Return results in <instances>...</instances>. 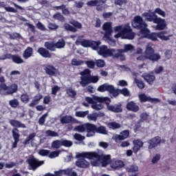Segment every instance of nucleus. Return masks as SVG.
<instances>
[{
    "mask_svg": "<svg viewBox=\"0 0 176 176\" xmlns=\"http://www.w3.org/2000/svg\"><path fill=\"white\" fill-rule=\"evenodd\" d=\"M156 13L157 14L162 16V17H166V12L160 8H155L154 12L152 13L144 12L142 14V16L143 17H145L146 21L157 24V25H155V30H157V31H163L166 30V28L167 27L166 19L157 16Z\"/></svg>",
    "mask_w": 176,
    "mask_h": 176,
    "instance_id": "1",
    "label": "nucleus"
},
{
    "mask_svg": "<svg viewBox=\"0 0 176 176\" xmlns=\"http://www.w3.org/2000/svg\"><path fill=\"white\" fill-rule=\"evenodd\" d=\"M78 159H81L82 157H86L89 160H93L96 159L101 164L102 167H107L108 164L112 163V159L111 158V155L104 154V152L101 150L98 151H91V152H85L80 153L76 155Z\"/></svg>",
    "mask_w": 176,
    "mask_h": 176,
    "instance_id": "2",
    "label": "nucleus"
},
{
    "mask_svg": "<svg viewBox=\"0 0 176 176\" xmlns=\"http://www.w3.org/2000/svg\"><path fill=\"white\" fill-rule=\"evenodd\" d=\"M10 126L14 127L12 130V138L14 139V142L12 145V148L14 149L17 146V144L20 142V131L19 129H26L27 126L25 124L21 123V122L12 119L9 120Z\"/></svg>",
    "mask_w": 176,
    "mask_h": 176,
    "instance_id": "3",
    "label": "nucleus"
},
{
    "mask_svg": "<svg viewBox=\"0 0 176 176\" xmlns=\"http://www.w3.org/2000/svg\"><path fill=\"white\" fill-rule=\"evenodd\" d=\"M168 34V32L166 30L161 31L160 32H151L149 29H146L142 33L143 38H146V39H149L150 41H153L156 42L157 41V38L161 39V41H170V38L173 36V34H169L166 36Z\"/></svg>",
    "mask_w": 176,
    "mask_h": 176,
    "instance_id": "4",
    "label": "nucleus"
},
{
    "mask_svg": "<svg viewBox=\"0 0 176 176\" xmlns=\"http://www.w3.org/2000/svg\"><path fill=\"white\" fill-rule=\"evenodd\" d=\"M85 100L88 104H91L92 109L95 111H100L104 108L102 103L109 104V98L108 97H100L97 96H93L92 98L86 97Z\"/></svg>",
    "mask_w": 176,
    "mask_h": 176,
    "instance_id": "5",
    "label": "nucleus"
},
{
    "mask_svg": "<svg viewBox=\"0 0 176 176\" xmlns=\"http://www.w3.org/2000/svg\"><path fill=\"white\" fill-rule=\"evenodd\" d=\"M80 85L82 87H86L90 83H97L99 79L97 76H91V71L89 69H85L80 72Z\"/></svg>",
    "mask_w": 176,
    "mask_h": 176,
    "instance_id": "6",
    "label": "nucleus"
},
{
    "mask_svg": "<svg viewBox=\"0 0 176 176\" xmlns=\"http://www.w3.org/2000/svg\"><path fill=\"white\" fill-rule=\"evenodd\" d=\"M5 77H0V94H6V96H9L10 94L16 93L17 90H19V87L17 85L12 84L10 86H8L6 84H5Z\"/></svg>",
    "mask_w": 176,
    "mask_h": 176,
    "instance_id": "7",
    "label": "nucleus"
},
{
    "mask_svg": "<svg viewBox=\"0 0 176 176\" xmlns=\"http://www.w3.org/2000/svg\"><path fill=\"white\" fill-rule=\"evenodd\" d=\"M131 25L135 30H139L141 35L148 28V24L144 21L142 16L140 15L134 16L131 22Z\"/></svg>",
    "mask_w": 176,
    "mask_h": 176,
    "instance_id": "8",
    "label": "nucleus"
},
{
    "mask_svg": "<svg viewBox=\"0 0 176 176\" xmlns=\"http://www.w3.org/2000/svg\"><path fill=\"white\" fill-rule=\"evenodd\" d=\"M114 38L118 39L122 38V39H129L131 41L135 38V33L133 32V29L129 25L124 26L121 32L114 35Z\"/></svg>",
    "mask_w": 176,
    "mask_h": 176,
    "instance_id": "9",
    "label": "nucleus"
},
{
    "mask_svg": "<svg viewBox=\"0 0 176 176\" xmlns=\"http://www.w3.org/2000/svg\"><path fill=\"white\" fill-rule=\"evenodd\" d=\"M98 54L102 56V57H112L114 60H118L116 54V50L115 49H109L107 45H102L98 49Z\"/></svg>",
    "mask_w": 176,
    "mask_h": 176,
    "instance_id": "10",
    "label": "nucleus"
},
{
    "mask_svg": "<svg viewBox=\"0 0 176 176\" xmlns=\"http://www.w3.org/2000/svg\"><path fill=\"white\" fill-rule=\"evenodd\" d=\"M102 30L104 31L103 39L107 41L109 43H115L116 41L113 38H111L113 30H112V23L106 22L102 25Z\"/></svg>",
    "mask_w": 176,
    "mask_h": 176,
    "instance_id": "11",
    "label": "nucleus"
},
{
    "mask_svg": "<svg viewBox=\"0 0 176 176\" xmlns=\"http://www.w3.org/2000/svg\"><path fill=\"white\" fill-rule=\"evenodd\" d=\"M131 50H134V46L131 44L125 45L124 49L116 50L117 60H120V61H124L126 60V56H124L123 53L130 52Z\"/></svg>",
    "mask_w": 176,
    "mask_h": 176,
    "instance_id": "12",
    "label": "nucleus"
},
{
    "mask_svg": "<svg viewBox=\"0 0 176 176\" xmlns=\"http://www.w3.org/2000/svg\"><path fill=\"white\" fill-rule=\"evenodd\" d=\"M145 54H147V60H150V61H153V63L158 61L162 58L160 54H155V50H153L151 46L146 47Z\"/></svg>",
    "mask_w": 176,
    "mask_h": 176,
    "instance_id": "13",
    "label": "nucleus"
},
{
    "mask_svg": "<svg viewBox=\"0 0 176 176\" xmlns=\"http://www.w3.org/2000/svg\"><path fill=\"white\" fill-rule=\"evenodd\" d=\"M96 133L98 134H103L104 135H107L108 134V131H107V127L104 126H99L94 124H91V134L88 135L91 137H94L96 135Z\"/></svg>",
    "mask_w": 176,
    "mask_h": 176,
    "instance_id": "14",
    "label": "nucleus"
},
{
    "mask_svg": "<svg viewBox=\"0 0 176 176\" xmlns=\"http://www.w3.org/2000/svg\"><path fill=\"white\" fill-rule=\"evenodd\" d=\"M69 23L72 24V25L69 23H65L63 25L65 30L67 31H70L71 32H76V31H78L76 28L78 30L82 28V24L76 21H70ZM72 25H74V27Z\"/></svg>",
    "mask_w": 176,
    "mask_h": 176,
    "instance_id": "15",
    "label": "nucleus"
},
{
    "mask_svg": "<svg viewBox=\"0 0 176 176\" xmlns=\"http://www.w3.org/2000/svg\"><path fill=\"white\" fill-rule=\"evenodd\" d=\"M75 131H78V133H85L87 131L86 137L90 138L91 132V123H85L82 125H78L74 128Z\"/></svg>",
    "mask_w": 176,
    "mask_h": 176,
    "instance_id": "16",
    "label": "nucleus"
},
{
    "mask_svg": "<svg viewBox=\"0 0 176 176\" xmlns=\"http://www.w3.org/2000/svg\"><path fill=\"white\" fill-rule=\"evenodd\" d=\"M28 163L31 168L30 170L35 171L38 167H41V166L45 164V161H38L35 157H30L28 160Z\"/></svg>",
    "mask_w": 176,
    "mask_h": 176,
    "instance_id": "17",
    "label": "nucleus"
},
{
    "mask_svg": "<svg viewBox=\"0 0 176 176\" xmlns=\"http://www.w3.org/2000/svg\"><path fill=\"white\" fill-rule=\"evenodd\" d=\"M98 91L100 93H105V91H108L110 94H113L115 93V87L112 85H109V83H104L103 85H100L98 89Z\"/></svg>",
    "mask_w": 176,
    "mask_h": 176,
    "instance_id": "18",
    "label": "nucleus"
},
{
    "mask_svg": "<svg viewBox=\"0 0 176 176\" xmlns=\"http://www.w3.org/2000/svg\"><path fill=\"white\" fill-rule=\"evenodd\" d=\"M44 71L49 76H56L58 74V69H56L53 65H45Z\"/></svg>",
    "mask_w": 176,
    "mask_h": 176,
    "instance_id": "19",
    "label": "nucleus"
},
{
    "mask_svg": "<svg viewBox=\"0 0 176 176\" xmlns=\"http://www.w3.org/2000/svg\"><path fill=\"white\" fill-rule=\"evenodd\" d=\"M148 149H153V148H156L157 146L160 145L162 142V138L160 136H155L148 142Z\"/></svg>",
    "mask_w": 176,
    "mask_h": 176,
    "instance_id": "20",
    "label": "nucleus"
},
{
    "mask_svg": "<svg viewBox=\"0 0 176 176\" xmlns=\"http://www.w3.org/2000/svg\"><path fill=\"white\" fill-rule=\"evenodd\" d=\"M139 100L140 102H146V101H148V102L155 103L157 104V102H160V100L158 98H151L149 96H146L145 94H141L139 95Z\"/></svg>",
    "mask_w": 176,
    "mask_h": 176,
    "instance_id": "21",
    "label": "nucleus"
},
{
    "mask_svg": "<svg viewBox=\"0 0 176 176\" xmlns=\"http://www.w3.org/2000/svg\"><path fill=\"white\" fill-rule=\"evenodd\" d=\"M130 135V131L129 130H124L120 132V135H116L114 136V140L116 142H119L120 141H124V140H126L129 138Z\"/></svg>",
    "mask_w": 176,
    "mask_h": 176,
    "instance_id": "22",
    "label": "nucleus"
},
{
    "mask_svg": "<svg viewBox=\"0 0 176 176\" xmlns=\"http://www.w3.org/2000/svg\"><path fill=\"white\" fill-rule=\"evenodd\" d=\"M111 104V99L109 98V104H106L107 105V109L111 111V112H114L115 113H119L122 112L123 109H122V104H115V105H109Z\"/></svg>",
    "mask_w": 176,
    "mask_h": 176,
    "instance_id": "23",
    "label": "nucleus"
},
{
    "mask_svg": "<svg viewBox=\"0 0 176 176\" xmlns=\"http://www.w3.org/2000/svg\"><path fill=\"white\" fill-rule=\"evenodd\" d=\"M133 152L137 155L139 151L144 146V143L141 140L138 139V140H134L133 141Z\"/></svg>",
    "mask_w": 176,
    "mask_h": 176,
    "instance_id": "24",
    "label": "nucleus"
},
{
    "mask_svg": "<svg viewBox=\"0 0 176 176\" xmlns=\"http://www.w3.org/2000/svg\"><path fill=\"white\" fill-rule=\"evenodd\" d=\"M126 108L128 111H131V112H138V111H140V106L134 101L128 102Z\"/></svg>",
    "mask_w": 176,
    "mask_h": 176,
    "instance_id": "25",
    "label": "nucleus"
},
{
    "mask_svg": "<svg viewBox=\"0 0 176 176\" xmlns=\"http://www.w3.org/2000/svg\"><path fill=\"white\" fill-rule=\"evenodd\" d=\"M120 94H122L124 97H129L130 91H129L127 88H123L122 89L114 88L113 97H118V96H119Z\"/></svg>",
    "mask_w": 176,
    "mask_h": 176,
    "instance_id": "26",
    "label": "nucleus"
},
{
    "mask_svg": "<svg viewBox=\"0 0 176 176\" xmlns=\"http://www.w3.org/2000/svg\"><path fill=\"white\" fill-rule=\"evenodd\" d=\"M37 53L44 58H52V54L46 48L41 47L37 50Z\"/></svg>",
    "mask_w": 176,
    "mask_h": 176,
    "instance_id": "27",
    "label": "nucleus"
},
{
    "mask_svg": "<svg viewBox=\"0 0 176 176\" xmlns=\"http://www.w3.org/2000/svg\"><path fill=\"white\" fill-rule=\"evenodd\" d=\"M78 120L72 116H65L60 118V123L62 124H68V123H76Z\"/></svg>",
    "mask_w": 176,
    "mask_h": 176,
    "instance_id": "28",
    "label": "nucleus"
},
{
    "mask_svg": "<svg viewBox=\"0 0 176 176\" xmlns=\"http://www.w3.org/2000/svg\"><path fill=\"white\" fill-rule=\"evenodd\" d=\"M142 78L144 79V80L148 84V85H153V82L156 80V77L151 74H144L142 76Z\"/></svg>",
    "mask_w": 176,
    "mask_h": 176,
    "instance_id": "29",
    "label": "nucleus"
},
{
    "mask_svg": "<svg viewBox=\"0 0 176 176\" xmlns=\"http://www.w3.org/2000/svg\"><path fill=\"white\" fill-rule=\"evenodd\" d=\"M42 98H43V96L42 95V94H36L32 102L29 104V107H30L31 108H34L35 105H38V104H39V101H41Z\"/></svg>",
    "mask_w": 176,
    "mask_h": 176,
    "instance_id": "30",
    "label": "nucleus"
},
{
    "mask_svg": "<svg viewBox=\"0 0 176 176\" xmlns=\"http://www.w3.org/2000/svg\"><path fill=\"white\" fill-rule=\"evenodd\" d=\"M85 159L87 158L82 157V159H80L78 161L76 162V165L77 166V167H80V168H87L90 166L89 162H87Z\"/></svg>",
    "mask_w": 176,
    "mask_h": 176,
    "instance_id": "31",
    "label": "nucleus"
},
{
    "mask_svg": "<svg viewBox=\"0 0 176 176\" xmlns=\"http://www.w3.org/2000/svg\"><path fill=\"white\" fill-rule=\"evenodd\" d=\"M34 54V49L31 47H28L23 53V57L25 60H28L30 57H32Z\"/></svg>",
    "mask_w": 176,
    "mask_h": 176,
    "instance_id": "32",
    "label": "nucleus"
},
{
    "mask_svg": "<svg viewBox=\"0 0 176 176\" xmlns=\"http://www.w3.org/2000/svg\"><path fill=\"white\" fill-rule=\"evenodd\" d=\"M55 9H56V10H62V13L65 16H69V14H71V12L69 11V10H68L67 6L64 4L59 6H56Z\"/></svg>",
    "mask_w": 176,
    "mask_h": 176,
    "instance_id": "33",
    "label": "nucleus"
},
{
    "mask_svg": "<svg viewBox=\"0 0 176 176\" xmlns=\"http://www.w3.org/2000/svg\"><path fill=\"white\" fill-rule=\"evenodd\" d=\"M124 166V162L120 160H116L112 164V168H115L116 170H118V168H122V167Z\"/></svg>",
    "mask_w": 176,
    "mask_h": 176,
    "instance_id": "34",
    "label": "nucleus"
},
{
    "mask_svg": "<svg viewBox=\"0 0 176 176\" xmlns=\"http://www.w3.org/2000/svg\"><path fill=\"white\" fill-rule=\"evenodd\" d=\"M13 63L15 64H23L24 63V60L21 58V56L19 54H14L12 55V59H11Z\"/></svg>",
    "mask_w": 176,
    "mask_h": 176,
    "instance_id": "35",
    "label": "nucleus"
},
{
    "mask_svg": "<svg viewBox=\"0 0 176 176\" xmlns=\"http://www.w3.org/2000/svg\"><path fill=\"white\" fill-rule=\"evenodd\" d=\"M100 45H101L100 41H94L91 40L89 47H91L92 50H98V49L100 48Z\"/></svg>",
    "mask_w": 176,
    "mask_h": 176,
    "instance_id": "36",
    "label": "nucleus"
},
{
    "mask_svg": "<svg viewBox=\"0 0 176 176\" xmlns=\"http://www.w3.org/2000/svg\"><path fill=\"white\" fill-rule=\"evenodd\" d=\"M107 126H108L109 129H112V130H116V129H120V127H122V125H120V124H119L116 122H109L107 124Z\"/></svg>",
    "mask_w": 176,
    "mask_h": 176,
    "instance_id": "37",
    "label": "nucleus"
},
{
    "mask_svg": "<svg viewBox=\"0 0 176 176\" xmlns=\"http://www.w3.org/2000/svg\"><path fill=\"white\" fill-rule=\"evenodd\" d=\"M45 47L51 52H56V44L54 43L47 41L45 43Z\"/></svg>",
    "mask_w": 176,
    "mask_h": 176,
    "instance_id": "38",
    "label": "nucleus"
},
{
    "mask_svg": "<svg viewBox=\"0 0 176 176\" xmlns=\"http://www.w3.org/2000/svg\"><path fill=\"white\" fill-rule=\"evenodd\" d=\"M127 173H137L138 172V166L137 165H130L126 167Z\"/></svg>",
    "mask_w": 176,
    "mask_h": 176,
    "instance_id": "39",
    "label": "nucleus"
},
{
    "mask_svg": "<svg viewBox=\"0 0 176 176\" xmlns=\"http://www.w3.org/2000/svg\"><path fill=\"white\" fill-rule=\"evenodd\" d=\"M91 40H86L83 39L81 41H79L78 40L76 41V43H80L81 46L83 47H90V43H91Z\"/></svg>",
    "mask_w": 176,
    "mask_h": 176,
    "instance_id": "40",
    "label": "nucleus"
},
{
    "mask_svg": "<svg viewBox=\"0 0 176 176\" xmlns=\"http://www.w3.org/2000/svg\"><path fill=\"white\" fill-rule=\"evenodd\" d=\"M104 3L102 0H91L87 3V6H97V4Z\"/></svg>",
    "mask_w": 176,
    "mask_h": 176,
    "instance_id": "41",
    "label": "nucleus"
},
{
    "mask_svg": "<svg viewBox=\"0 0 176 176\" xmlns=\"http://www.w3.org/2000/svg\"><path fill=\"white\" fill-rule=\"evenodd\" d=\"M66 93L71 98H75L76 97V92L72 88L67 89Z\"/></svg>",
    "mask_w": 176,
    "mask_h": 176,
    "instance_id": "42",
    "label": "nucleus"
},
{
    "mask_svg": "<svg viewBox=\"0 0 176 176\" xmlns=\"http://www.w3.org/2000/svg\"><path fill=\"white\" fill-rule=\"evenodd\" d=\"M65 46V41H64V39H59L58 42L55 43V47L56 49H63Z\"/></svg>",
    "mask_w": 176,
    "mask_h": 176,
    "instance_id": "43",
    "label": "nucleus"
},
{
    "mask_svg": "<svg viewBox=\"0 0 176 176\" xmlns=\"http://www.w3.org/2000/svg\"><path fill=\"white\" fill-rule=\"evenodd\" d=\"M52 146L54 148V149H60V148H61L62 144H61V140H54L52 142Z\"/></svg>",
    "mask_w": 176,
    "mask_h": 176,
    "instance_id": "44",
    "label": "nucleus"
},
{
    "mask_svg": "<svg viewBox=\"0 0 176 176\" xmlns=\"http://www.w3.org/2000/svg\"><path fill=\"white\" fill-rule=\"evenodd\" d=\"M21 101L24 104H28L30 102V96L28 94H23L21 96Z\"/></svg>",
    "mask_w": 176,
    "mask_h": 176,
    "instance_id": "45",
    "label": "nucleus"
},
{
    "mask_svg": "<svg viewBox=\"0 0 176 176\" xmlns=\"http://www.w3.org/2000/svg\"><path fill=\"white\" fill-rule=\"evenodd\" d=\"M54 18L56 20H58V21H60V23H64L65 21V17L61 13L58 12L54 15Z\"/></svg>",
    "mask_w": 176,
    "mask_h": 176,
    "instance_id": "46",
    "label": "nucleus"
},
{
    "mask_svg": "<svg viewBox=\"0 0 176 176\" xmlns=\"http://www.w3.org/2000/svg\"><path fill=\"white\" fill-rule=\"evenodd\" d=\"M64 171H65V175L78 176V173H76V172L75 171H73L72 168L64 169Z\"/></svg>",
    "mask_w": 176,
    "mask_h": 176,
    "instance_id": "47",
    "label": "nucleus"
},
{
    "mask_svg": "<svg viewBox=\"0 0 176 176\" xmlns=\"http://www.w3.org/2000/svg\"><path fill=\"white\" fill-rule=\"evenodd\" d=\"M62 146H65L66 148H69L72 146V142L67 140H60Z\"/></svg>",
    "mask_w": 176,
    "mask_h": 176,
    "instance_id": "48",
    "label": "nucleus"
},
{
    "mask_svg": "<svg viewBox=\"0 0 176 176\" xmlns=\"http://www.w3.org/2000/svg\"><path fill=\"white\" fill-rule=\"evenodd\" d=\"M134 82L139 89H145V83L142 80L135 78Z\"/></svg>",
    "mask_w": 176,
    "mask_h": 176,
    "instance_id": "49",
    "label": "nucleus"
},
{
    "mask_svg": "<svg viewBox=\"0 0 176 176\" xmlns=\"http://www.w3.org/2000/svg\"><path fill=\"white\" fill-rule=\"evenodd\" d=\"M89 115V111H76L75 113V116L77 118H85Z\"/></svg>",
    "mask_w": 176,
    "mask_h": 176,
    "instance_id": "50",
    "label": "nucleus"
},
{
    "mask_svg": "<svg viewBox=\"0 0 176 176\" xmlns=\"http://www.w3.org/2000/svg\"><path fill=\"white\" fill-rule=\"evenodd\" d=\"M9 104L12 108H17V107H19V102L17 99L14 98L9 101Z\"/></svg>",
    "mask_w": 176,
    "mask_h": 176,
    "instance_id": "51",
    "label": "nucleus"
},
{
    "mask_svg": "<svg viewBox=\"0 0 176 176\" xmlns=\"http://www.w3.org/2000/svg\"><path fill=\"white\" fill-rule=\"evenodd\" d=\"M45 134L47 137H58V133L52 130H47Z\"/></svg>",
    "mask_w": 176,
    "mask_h": 176,
    "instance_id": "52",
    "label": "nucleus"
},
{
    "mask_svg": "<svg viewBox=\"0 0 176 176\" xmlns=\"http://www.w3.org/2000/svg\"><path fill=\"white\" fill-rule=\"evenodd\" d=\"M95 64L98 68H104V67H105V61L102 59L97 60Z\"/></svg>",
    "mask_w": 176,
    "mask_h": 176,
    "instance_id": "53",
    "label": "nucleus"
},
{
    "mask_svg": "<svg viewBox=\"0 0 176 176\" xmlns=\"http://www.w3.org/2000/svg\"><path fill=\"white\" fill-rule=\"evenodd\" d=\"M85 64L88 67V68H90L91 69H94L96 67V62L94 60H87L85 61Z\"/></svg>",
    "mask_w": 176,
    "mask_h": 176,
    "instance_id": "54",
    "label": "nucleus"
},
{
    "mask_svg": "<svg viewBox=\"0 0 176 176\" xmlns=\"http://www.w3.org/2000/svg\"><path fill=\"white\" fill-rule=\"evenodd\" d=\"M49 30H51V31H54L57 29H58V25L56 23H50L47 25Z\"/></svg>",
    "mask_w": 176,
    "mask_h": 176,
    "instance_id": "55",
    "label": "nucleus"
},
{
    "mask_svg": "<svg viewBox=\"0 0 176 176\" xmlns=\"http://www.w3.org/2000/svg\"><path fill=\"white\" fill-rule=\"evenodd\" d=\"M12 56L13 54H6L0 57V60H12Z\"/></svg>",
    "mask_w": 176,
    "mask_h": 176,
    "instance_id": "56",
    "label": "nucleus"
},
{
    "mask_svg": "<svg viewBox=\"0 0 176 176\" xmlns=\"http://www.w3.org/2000/svg\"><path fill=\"white\" fill-rule=\"evenodd\" d=\"M50 151L49 150L41 149L38 151V155H40V156H47V155H50Z\"/></svg>",
    "mask_w": 176,
    "mask_h": 176,
    "instance_id": "57",
    "label": "nucleus"
},
{
    "mask_svg": "<svg viewBox=\"0 0 176 176\" xmlns=\"http://www.w3.org/2000/svg\"><path fill=\"white\" fill-rule=\"evenodd\" d=\"M59 155H60V151H52L49 154V157L50 159H54V157H58Z\"/></svg>",
    "mask_w": 176,
    "mask_h": 176,
    "instance_id": "58",
    "label": "nucleus"
},
{
    "mask_svg": "<svg viewBox=\"0 0 176 176\" xmlns=\"http://www.w3.org/2000/svg\"><path fill=\"white\" fill-rule=\"evenodd\" d=\"M148 118H149V114H148L147 113H142L140 114V120H142V122L148 120Z\"/></svg>",
    "mask_w": 176,
    "mask_h": 176,
    "instance_id": "59",
    "label": "nucleus"
},
{
    "mask_svg": "<svg viewBox=\"0 0 176 176\" xmlns=\"http://www.w3.org/2000/svg\"><path fill=\"white\" fill-rule=\"evenodd\" d=\"M160 154H156L152 159V163L153 164H156L159 160H160Z\"/></svg>",
    "mask_w": 176,
    "mask_h": 176,
    "instance_id": "60",
    "label": "nucleus"
},
{
    "mask_svg": "<svg viewBox=\"0 0 176 176\" xmlns=\"http://www.w3.org/2000/svg\"><path fill=\"white\" fill-rule=\"evenodd\" d=\"M85 137L79 134V133H76L74 135V139L76 140V141H83L85 140Z\"/></svg>",
    "mask_w": 176,
    "mask_h": 176,
    "instance_id": "61",
    "label": "nucleus"
},
{
    "mask_svg": "<svg viewBox=\"0 0 176 176\" xmlns=\"http://www.w3.org/2000/svg\"><path fill=\"white\" fill-rule=\"evenodd\" d=\"M60 87H58V85H55L54 87L52 88V94H53V96H56L57 94L58 91H60Z\"/></svg>",
    "mask_w": 176,
    "mask_h": 176,
    "instance_id": "62",
    "label": "nucleus"
},
{
    "mask_svg": "<svg viewBox=\"0 0 176 176\" xmlns=\"http://www.w3.org/2000/svg\"><path fill=\"white\" fill-rule=\"evenodd\" d=\"M127 3V0H116L115 5H118V6H123V4Z\"/></svg>",
    "mask_w": 176,
    "mask_h": 176,
    "instance_id": "63",
    "label": "nucleus"
},
{
    "mask_svg": "<svg viewBox=\"0 0 176 176\" xmlns=\"http://www.w3.org/2000/svg\"><path fill=\"white\" fill-rule=\"evenodd\" d=\"M72 65H76V66L82 65V64H83V61L78 60L74 58V59L72 60Z\"/></svg>",
    "mask_w": 176,
    "mask_h": 176,
    "instance_id": "64",
    "label": "nucleus"
}]
</instances>
